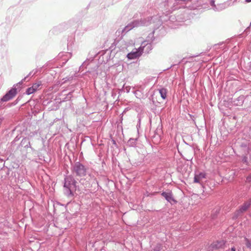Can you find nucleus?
Here are the masks:
<instances>
[{
    "label": "nucleus",
    "instance_id": "72a5a7b5",
    "mask_svg": "<svg viewBox=\"0 0 251 251\" xmlns=\"http://www.w3.org/2000/svg\"><path fill=\"white\" fill-rule=\"evenodd\" d=\"M112 143H113V144L114 145H116V141H115L114 140H113H113H112Z\"/></svg>",
    "mask_w": 251,
    "mask_h": 251
},
{
    "label": "nucleus",
    "instance_id": "7c9ffc66",
    "mask_svg": "<svg viewBox=\"0 0 251 251\" xmlns=\"http://www.w3.org/2000/svg\"><path fill=\"white\" fill-rule=\"evenodd\" d=\"M15 146H16V143L13 144V147H12V149H13V148H14V151H13L12 152H15L16 150H18V149H16V147L15 148Z\"/></svg>",
    "mask_w": 251,
    "mask_h": 251
},
{
    "label": "nucleus",
    "instance_id": "423d86ee",
    "mask_svg": "<svg viewBox=\"0 0 251 251\" xmlns=\"http://www.w3.org/2000/svg\"><path fill=\"white\" fill-rule=\"evenodd\" d=\"M142 54V50L141 48L134 49L132 51L128 53L126 57L128 59H134L139 57Z\"/></svg>",
    "mask_w": 251,
    "mask_h": 251
},
{
    "label": "nucleus",
    "instance_id": "9d476101",
    "mask_svg": "<svg viewBox=\"0 0 251 251\" xmlns=\"http://www.w3.org/2000/svg\"><path fill=\"white\" fill-rule=\"evenodd\" d=\"M20 85L19 83L13 85V87L8 91L6 94L8 95L9 96L11 97V98H13L17 93V87Z\"/></svg>",
    "mask_w": 251,
    "mask_h": 251
},
{
    "label": "nucleus",
    "instance_id": "f704fd0d",
    "mask_svg": "<svg viewBox=\"0 0 251 251\" xmlns=\"http://www.w3.org/2000/svg\"><path fill=\"white\" fill-rule=\"evenodd\" d=\"M231 251H235V248L233 247L231 249Z\"/></svg>",
    "mask_w": 251,
    "mask_h": 251
},
{
    "label": "nucleus",
    "instance_id": "1a4fd4ad",
    "mask_svg": "<svg viewBox=\"0 0 251 251\" xmlns=\"http://www.w3.org/2000/svg\"><path fill=\"white\" fill-rule=\"evenodd\" d=\"M225 246V242L223 240H218L213 242L211 245V248L214 249H223Z\"/></svg>",
    "mask_w": 251,
    "mask_h": 251
},
{
    "label": "nucleus",
    "instance_id": "412c9836",
    "mask_svg": "<svg viewBox=\"0 0 251 251\" xmlns=\"http://www.w3.org/2000/svg\"><path fill=\"white\" fill-rule=\"evenodd\" d=\"M244 240L245 242V245L248 249H251V239H249L246 237H244Z\"/></svg>",
    "mask_w": 251,
    "mask_h": 251
},
{
    "label": "nucleus",
    "instance_id": "f03ea898",
    "mask_svg": "<svg viewBox=\"0 0 251 251\" xmlns=\"http://www.w3.org/2000/svg\"><path fill=\"white\" fill-rule=\"evenodd\" d=\"M64 192L68 197H73L76 190L77 181L74 176L70 175L65 176L64 180Z\"/></svg>",
    "mask_w": 251,
    "mask_h": 251
},
{
    "label": "nucleus",
    "instance_id": "c85d7f7f",
    "mask_svg": "<svg viewBox=\"0 0 251 251\" xmlns=\"http://www.w3.org/2000/svg\"><path fill=\"white\" fill-rule=\"evenodd\" d=\"M72 93H73V92H71L70 93H68V94L67 95V98L68 99H71L72 96Z\"/></svg>",
    "mask_w": 251,
    "mask_h": 251
},
{
    "label": "nucleus",
    "instance_id": "bb28decb",
    "mask_svg": "<svg viewBox=\"0 0 251 251\" xmlns=\"http://www.w3.org/2000/svg\"><path fill=\"white\" fill-rule=\"evenodd\" d=\"M251 181V174L249 175L246 180V182L247 183H250Z\"/></svg>",
    "mask_w": 251,
    "mask_h": 251
},
{
    "label": "nucleus",
    "instance_id": "c9c22d12",
    "mask_svg": "<svg viewBox=\"0 0 251 251\" xmlns=\"http://www.w3.org/2000/svg\"><path fill=\"white\" fill-rule=\"evenodd\" d=\"M246 1L247 2H250L251 1V0H246Z\"/></svg>",
    "mask_w": 251,
    "mask_h": 251
},
{
    "label": "nucleus",
    "instance_id": "9b49d317",
    "mask_svg": "<svg viewBox=\"0 0 251 251\" xmlns=\"http://www.w3.org/2000/svg\"><path fill=\"white\" fill-rule=\"evenodd\" d=\"M210 4L212 7V9L214 11H220L224 9L223 4H218L217 5H215L214 0H210Z\"/></svg>",
    "mask_w": 251,
    "mask_h": 251
},
{
    "label": "nucleus",
    "instance_id": "f3484780",
    "mask_svg": "<svg viewBox=\"0 0 251 251\" xmlns=\"http://www.w3.org/2000/svg\"><path fill=\"white\" fill-rule=\"evenodd\" d=\"M161 97L162 99L165 100L167 97V90L165 88H161L158 89Z\"/></svg>",
    "mask_w": 251,
    "mask_h": 251
},
{
    "label": "nucleus",
    "instance_id": "473e14b6",
    "mask_svg": "<svg viewBox=\"0 0 251 251\" xmlns=\"http://www.w3.org/2000/svg\"><path fill=\"white\" fill-rule=\"evenodd\" d=\"M137 92H138L137 91H135L134 92V94H135V96L136 97H137Z\"/></svg>",
    "mask_w": 251,
    "mask_h": 251
},
{
    "label": "nucleus",
    "instance_id": "ddd939ff",
    "mask_svg": "<svg viewBox=\"0 0 251 251\" xmlns=\"http://www.w3.org/2000/svg\"><path fill=\"white\" fill-rule=\"evenodd\" d=\"M205 177L206 174L205 173L200 172L198 174L195 175L194 182L195 183H200V180L203 178H205Z\"/></svg>",
    "mask_w": 251,
    "mask_h": 251
},
{
    "label": "nucleus",
    "instance_id": "6e6552de",
    "mask_svg": "<svg viewBox=\"0 0 251 251\" xmlns=\"http://www.w3.org/2000/svg\"><path fill=\"white\" fill-rule=\"evenodd\" d=\"M161 195L171 204H173L174 203H176V201L173 198L172 192H163Z\"/></svg>",
    "mask_w": 251,
    "mask_h": 251
},
{
    "label": "nucleus",
    "instance_id": "0eeeda50",
    "mask_svg": "<svg viewBox=\"0 0 251 251\" xmlns=\"http://www.w3.org/2000/svg\"><path fill=\"white\" fill-rule=\"evenodd\" d=\"M21 147L24 148H29L32 151H34V150L31 147L30 142L28 138H23L20 144L16 146V149H19Z\"/></svg>",
    "mask_w": 251,
    "mask_h": 251
},
{
    "label": "nucleus",
    "instance_id": "2eb2a0df",
    "mask_svg": "<svg viewBox=\"0 0 251 251\" xmlns=\"http://www.w3.org/2000/svg\"><path fill=\"white\" fill-rule=\"evenodd\" d=\"M37 72V70H32L26 76H25L20 82H19L18 83L20 85H21L23 83V81H28L29 80V79H28V77L29 76L34 75L35 74H36Z\"/></svg>",
    "mask_w": 251,
    "mask_h": 251
},
{
    "label": "nucleus",
    "instance_id": "cd10ccee",
    "mask_svg": "<svg viewBox=\"0 0 251 251\" xmlns=\"http://www.w3.org/2000/svg\"><path fill=\"white\" fill-rule=\"evenodd\" d=\"M124 91L126 92V93H129L130 90V86H126L124 88Z\"/></svg>",
    "mask_w": 251,
    "mask_h": 251
},
{
    "label": "nucleus",
    "instance_id": "4468645a",
    "mask_svg": "<svg viewBox=\"0 0 251 251\" xmlns=\"http://www.w3.org/2000/svg\"><path fill=\"white\" fill-rule=\"evenodd\" d=\"M37 72V70H32L26 76H25L20 82H19L18 83L20 85H21L23 83V81H28L29 80V79H28V77L29 76L34 75L35 74H36Z\"/></svg>",
    "mask_w": 251,
    "mask_h": 251
},
{
    "label": "nucleus",
    "instance_id": "b1692460",
    "mask_svg": "<svg viewBox=\"0 0 251 251\" xmlns=\"http://www.w3.org/2000/svg\"><path fill=\"white\" fill-rule=\"evenodd\" d=\"M35 91V90L33 89V88L32 87H29L26 89V91L25 92L26 94L27 95H30L32 93H33Z\"/></svg>",
    "mask_w": 251,
    "mask_h": 251
},
{
    "label": "nucleus",
    "instance_id": "7ed1b4c3",
    "mask_svg": "<svg viewBox=\"0 0 251 251\" xmlns=\"http://www.w3.org/2000/svg\"><path fill=\"white\" fill-rule=\"evenodd\" d=\"M155 19H157L156 16H150L146 18L134 20L124 27L122 30V32H127L135 27H138L140 26H148L154 22V21Z\"/></svg>",
    "mask_w": 251,
    "mask_h": 251
},
{
    "label": "nucleus",
    "instance_id": "6ab92c4d",
    "mask_svg": "<svg viewBox=\"0 0 251 251\" xmlns=\"http://www.w3.org/2000/svg\"><path fill=\"white\" fill-rule=\"evenodd\" d=\"M21 138V136H19V135H17L14 139L11 142V145L10 147H9V151L11 153H12V152L14 151V149H12V147L13 146V144L16 143L17 142L19 141V140Z\"/></svg>",
    "mask_w": 251,
    "mask_h": 251
},
{
    "label": "nucleus",
    "instance_id": "39448f33",
    "mask_svg": "<svg viewBox=\"0 0 251 251\" xmlns=\"http://www.w3.org/2000/svg\"><path fill=\"white\" fill-rule=\"evenodd\" d=\"M251 205V199L245 201L234 213L233 219H237L242 213L246 212Z\"/></svg>",
    "mask_w": 251,
    "mask_h": 251
},
{
    "label": "nucleus",
    "instance_id": "4c0bfd02",
    "mask_svg": "<svg viewBox=\"0 0 251 251\" xmlns=\"http://www.w3.org/2000/svg\"><path fill=\"white\" fill-rule=\"evenodd\" d=\"M82 68V65H81V66H80V69H81V68Z\"/></svg>",
    "mask_w": 251,
    "mask_h": 251
},
{
    "label": "nucleus",
    "instance_id": "20e7f679",
    "mask_svg": "<svg viewBox=\"0 0 251 251\" xmlns=\"http://www.w3.org/2000/svg\"><path fill=\"white\" fill-rule=\"evenodd\" d=\"M154 31L149 34L148 36L147 37V40L143 41L141 46L139 48H141L142 50V53L144 51L145 52L148 53L152 49V43L154 40Z\"/></svg>",
    "mask_w": 251,
    "mask_h": 251
},
{
    "label": "nucleus",
    "instance_id": "c756f323",
    "mask_svg": "<svg viewBox=\"0 0 251 251\" xmlns=\"http://www.w3.org/2000/svg\"><path fill=\"white\" fill-rule=\"evenodd\" d=\"M138 124L137 125V126H139L140 125V122H141V118L139 116H138Z\"/></svg>",
    "mask_w": 251,
    "mask_h": 251
},
{
    "label": "nucleus",
    "instance_id": "2f4dec72",
    "mask_svg": "<svg viewBox=\"0 0 251 251\" xmlns=\"http://www.w3.org/2000/svg\"><path fill=\"white\" fill-rule=\"evenodd\" d=\"M97 75H98V73H93V76L94 77H97Z\"/></svg>",
    "mask_w": 251,
    "mask_h": 251
},
{
    "label": "nucleus",
    "instance_id": "f257e3e1",
    "mask_svg": "<svg viewBox=\"0 0 251 251\" xmlns=\"http://www.w3.org/2000/svg\"><path fill=\"white\" fill-rule=\"evenodd\" d=\"M71 170L74 176H75L79 177L88 176L86 178H81L79 179V183L85 187H87L89 184L88 182L90 180H96L98 183L92 171L79 161L72 164Z\"/></svg>",
    "mask_w": 251,
    "mask_h": 251
},
{
    "label": "nucleus",
    "instance_id": "e433bc0d",
    "mask_svg": "<svg viewBox=\"0 0 251 251\" xmlns=\"http://www.w3.org/2000/svg\"><path fill=\"white\" fill-rule=\"evenodd\" d=\"M243 161H244L245 162H246V159H245V158H244Z\"/></svg>",
    "mask_w": 251,
    "mask_h": 251
},
{
    "label": "nucleus",
    "instance_id": "4be33fe9",
    "mask_svg": "<svg viewBox=\"0 0 251 251\" xmlns=\"http://www.w3.org/2000/svg\"><path fill=\"white\" fill-rule=\"evenodd\" d=\"M136 139L130 138L127 142V144L130 147H134L136 145Z\"/></svg>",
    "mask_w": 251,
    "mask_h": 251
},
{
    "label": "nucleus",
    "instance_id": "393cba45",
    "mask_svg": "<svg viewBox=\"0 0 251 251\" xmlns=\"http://www.w3.org/2000/svg\"><path fill=\"white\" fill-rule=\"evenodd\" d=\"M40 86H41V83H38L33 84L31 87L33 88V89L35 90V91H36Z\"/></svg>",
    "mask_w": 251,
    "mask_h": 251
},
{
    "label": "nucleus",
    "instance_id": "dca6fc26",
    "mask_svg": "<svg viewBox=\"0 0 251 251\" xmlns=\"http://www.w3.org/2000/svg\"><path fill=\"white\" fill-rule=\"evenodd\" d=\"M37 72V70H32L26 76H25L20 82H19L18 83L20 85H21L23 83V81H28L29 80V79H28V77L29 76L34 75L35 74H36Z\"/></svg>",
    "mask_w": 251,
    "mask_h": 251
},
{
    "label": "nucleus",
    "instance_id": "5701e85b",
    "mask_svg": "<svg viewBox=\"0 0 251 251\" xmlns=\"http://www.w3.org/2000/svg\"><path fill=\"white\" fill-rule=\"evenodd\" d=\"M161 245L160 244H158L150 251H161Z\"/></svg>",
    "mask_w": 251,
    "mask_h": 251
},
{
    "label": "nucleus",
    "instance_id": "a878e982",
    "mask_svg": "<svg viewBox=\"0 0 251 251\" xmlns=\"http://www.w3.org/2000/svg\"><path fill=\"white\" fill-rule=\"evenodd\" d=\"M73 79V77H66L65 78H64L62 80H64V81L62 82V83H65V82L67 81H70Z\"/></svg>",
    "mask_w": 251,
    "mask_h": 251
},
{
    "label": "nucleus",
    "instance_id": "f8f14e48",
    "mask_svg": "<svg viewBox=\"0 0 251 251\" xmlns=\"http://www.w3.org/2000/svg\"><path fill=\"white\" fill-rule=\"evenodd\" d=\"M245 100V97L243 95H241L238 97L236 99L233 100L232 102L234 105L236 106H241L243 105Z\"/></svg>",
    "mask_w": 251,
    "mask_h": 251
},
{
    "label": "nucleus",
    "instance_id": "aec40b11",
    "mask_svg": "<svg viewBox=\"0 0 251 251\" xmlns=\"http://www.w3.org/2000/svg\"><path fill=\"white\" fill-rule=\"evenodd\" d=\"M168 3L173 4V5L171 6V8L168 10L169 13L172 12L173 11L177 9V8L175 7L176 4V2H174L173 0H169L168 1Z\"/></svg>",
    "mask_w": 251,
    "mask_h": 251
},
{
    "label": "nucleus",
    "instance_id": "a211bd4d",
    "mask_svg": "<svg viewBox=\"0 0 251 251\" xmlns=\"http://www.w3.org/2000/svg\"><path fill=\"white\" fill-rule=\"evenodd\" d=\"M11 99H12L11 97H10L8 96V95H7V94H5L2 97V98L1 99H0V108H1L2 106V102L7 101Z\"/></svg>",
    "mask_w": 251,
    "mask_h": 251
}]
</instances>
